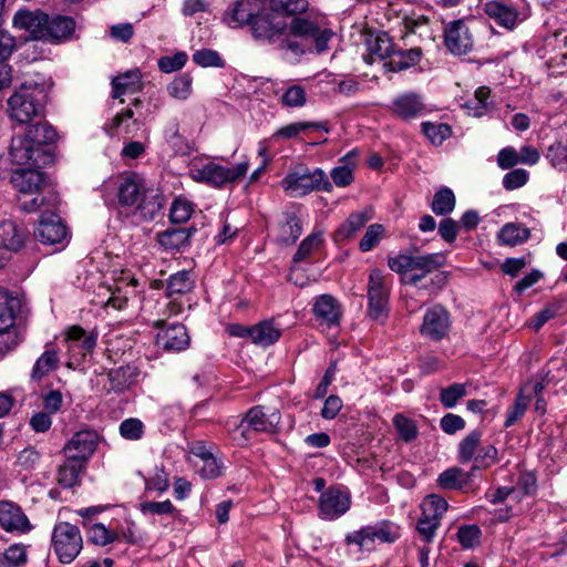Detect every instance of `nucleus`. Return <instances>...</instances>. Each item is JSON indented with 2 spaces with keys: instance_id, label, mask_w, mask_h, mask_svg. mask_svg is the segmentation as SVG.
Instances as JSON below:
<instances>
[{
  "instance_id": "47",
  "label": "nucleus",
  "mask_w": 567,
  "mask_h": 567,
  "mask_svg": "<svg viewBox=\"0 0 567 567\" xmlns=\"http://www.w3.org/2000/svg\"><path fill=\"white\" fill-rule=\"evenodd\" d=\"M421 128L426 138L436 146L442 145L452 135V128L446 123L423 122Z\"/></svg>"
},
{
  "instance_id": "28",
  "label": "nucleus",
  "mask_w": 567,
  "mask_h": 567,
  "mask_svg": "<svg viewBox=\"0 0 567 567\" xmlns=\"http://www.w3.org/2000/svg\"><path fill=\"white\" fill-rule=\"evenodd\" d=\"M45 22L47 13L41 11L19 10L13 17L14 28L29 32L34 40H40Z\"/></svg>"
},
{
  "instance_id": "17",
  "label": "nucleus",
  "mask_w": 567,
  "mask_h": 567,
  "mask_svg": "<svg viewBox=\"0 0 567 567\" xmlns=\"http://www.w3.org/2000/svg\"><path fill=\"white\" fill-rule=\"evenodd\" d=\"M444 43L455 55L468 53L474 45L473 35L463 20H454L444 28Z\"/></svg>"
},
{
  "instance_id": "59",
  "label": "nucleus",
  "mask_w": 567,
  "mask_h": 567,
  "mask_svg": "<svg viewBox=\"0 0 567 567\" xmlns=\"http://www.w3.org/2000/svg\"><path fill=\"white\" fill-rule=\"evenodd\" d=\"M466 395V386L462 383H453L440 392V401L446 409L455 406L457 401Z\"/></svg>"
},
{
  "instance_id": "1",
  "label": "nucleus",
  "mask_w": 567,
  "mask_h": 567,
  "mask_svg": "<svg viewBox=\"0 0 567 567\" xmlns=\"http://www.w3.org/2000/svg\"><path fill=\"white\" fill-rule=\"evenodd\" d=\"M231 28L249 25L252 38L270 45L282 59L299 63L309 53L322 54L330 32L317 20L297 18L286 22L275 19L259 0H236L224 16Z\"/></svg>"
},
{
  "instance_id": "45",
  "label": "nucleus",
  "mask_w": 567,
  "mask_h": 567,
  "mask_svg": "<svg viewBox=\"0 0 567 567\" xmlns=\"http://www.w3.org/2000/svg\"><path fill=\"white\" fill-rule=\"evenodd\" d=\"M529 229L514 223L504 225L498 234V239L503 245L516 246L526 241L529 237Z\"/></svg>"
},
{
  "instance_id": "25",
  "label": "nucleus",
  "mask_w": 567,
  "mask_h": 567,
  "mask_svg": "<svg viewBox=\"0 0 567 567\" xmlns=\"http://www.w3.org/2000/svg\"><path fill=\"white\" fill-rule=\"evenodd\" d=\"M373 218V209L368 207L363 210L351 213L347 219L336 229L333 238L338 244L353 239L357 234Z\"/></svg>"
},
{
  "instance_id": "32",
  "label": "nucleus",
  "mask_w": 567,
  "mask_h": 567,
  "mask_svg": "<svg viewBox=\"0 0 567 567\" xmlns=\"http://www.w3.org/2000/svg\"><path fill=\"white\" fill-rule=\"evenodd\" d=\"M27 238V230L13 220L0 223V247L10 251L19 250Z\"/></svg>"
},
{
  "instance_id": "30",
  "label": "nucleus",
  "mask_w": 567,
  "mask_h": 567,
  "mask_svg": "<svg viewBox=\"0 0 567 567\" xmlns=\"http://www.w3.org/2000/svg\"><path fill=\"white\" fill-rule=\"evenodd\" d=\"M140 373V369L135 364L128 363L111 369L107 372V380L114 392L122 393L137 382Z\"/></svg>"
},
{
  "instance_id": "50",
  "label": "nucleus",
  "mask_w": 567,
  "mask_h": 567,
  "mask_svg": "<svg viewBox=\"0 0 567 567\" xmlns=\"http://www.w3.org/2000/svg\"><path fill=\"white\" fill-rule=\"evenodd\" d=\"M165 142L174 150L175 153L185 154L188 145L184 136L179 133V123L177 118L169 121L164 130Z\"/></svg>"
},
{
  "instance_id": "63",
  "label": "nucleus",
  "mask_w": 567,
  "mask_h": 567,
  "mask_svg": "<svg viewBox=\"0 0 567 567\" xmlns=\"http://www.w3.org/2000/svg\"><path fill=\"white\" fill-rule=\"evenodd\" d=\"M87 538L96 545L105 546L110 543H113L117 538V535L115 532L107 529L103 524L99 523L93 524L89 528Z\"/></svg>"
},
{
  "instance_id": "7",
  "label": "nucleus",
  "mask_w": 567,
  "mask_h": 567,
  "mask_svg": "<svg viewBox=\"0 0 567 567\" xmlns=\"http://www.w3.org/2000/svg\"><path fill=\"white\" fill-rule=\"evenodd\" d=\"M279 422L280 413L278 411L266 415L262 406H252L233 430L234 440L238 444H244L252 437V433L276 432Z\"/></svg>"
},
{
  "instance_id": "55",
  "label": "nucleus",
  "mask_w": 567,
  "mask_h": 567,
  "mask_svg": "<svg viewBox=\"0 0 567 567\" xmlns=\"http://www.w3.org/2000/svg\"><path fill=\"white\" fill-rule=\"evenodd\" d=\"M385 228L382 224H371L359 243V249L368 252L374 249L384 237Z\"/></svg>"
},
{
  "instance_id": "23",
  "label": "nucleus",
  "mask_w": 567,
  "mask_h": 567,
  "mask_svg": "<svg viewBox=\"0 0 567 567\" xmlns=\"http://www.w3.org/2000/svg\"><path fill=\"white\" fill-rule=\"evenodd\" d=\"M390 111L402 121H411L424 113L425 104L420 94L406 92L393 99Z\"/></svg>"
},
{
  "instance_id": "37",
  "label": "nucleus",
  "mask_w": 567,
  "mask_h": 567,
  "mask_svg": "<svg viewBox=\"0 0 567 567\" xmlns=\"http://www.w3.org/2000/svg\"><path fill=\"white\" fill-rule=\"evenodd\" d=\"M141 72L138 70H130L123 74L115 76L112 81L114 99H120L126 94H133L142 89Z\"/></svg>"
},
{
  "instance_id": "6",
  "label": "nucleus",
  "mask_w": 567,
  "mask_h": 567,
  "mask_svg": "<svg viewBox=\"0 0 567 567\" xmlns=\"http://www.w3.org/2000/svg\"><path fill=\"white\" fill-rule=\"evenodd\" d=\"M390 286L383 272L374 268L369 274L367 297H368V317L380 323L384 324L389 317L390 307Z\"/></svg>"
},
{
  "instance_id": "61",
  "label": "nucleus",
  "mask_w": 567,
  "mask_h": 567,
  "mask_svg": "<svg viewBox=\"0 0 567 567\" xmlns=\"http://www.w3.org/2000/svg\"><path fill=\"white\" fill-rule=\"evenodd\" d=\"M393 424L399 433V436L405 441L411 442L417 435V426L415 422L402 414H396L393 419Z\"/></svg>"
},
{
  "instance_id": "20",
  "label": "nucleus",
  "mask_w": 567,
  "mask_h": 567,
  "mask_svg": "<svg viewBox=\"0 0 567 567\" xmlns=\"http://www.w3.org/2000/svg\"><path fill=\"white\" fill-rule=\"evenodd\" d=\"M0 526L9 533L25 534L32 526L22 508L11 501H0Z\"/></svg>"
},
{
  "instance_id": "14",
  "label": "nucleus",
  "mask_w": 567,
  "mask_h": 567,
  "mask_svg": "<svg viewBox=\"0 0 567 567\" xmlns=\"http://www.w3.org/2000/svg\"><path fill=\"white\" fill-rule=\"evenodd\" d=\"M451 324L450 312L443 306L435 305L425 311L420 332L432 341H441L449 334Z\"/></svg>"
},
{
  "instance_id": "3",
  "label": "nucleus",
  "mask_w": 567,
  "mask_h": 567,
  "mask_svg": "<svg viewBox=\"0 0 567 567\" xmlns=\"http://www.w3.org/2000/svg\"><path fill=\"white\" fill-rule=\"evenodd\" d=\"M444 265L441 254L408 255L399 254L388 258L389 268L400 275L404 285L416 286L429 274Z\"/></svg>"
},
{
  "instance_id": "58",
  "label": "nucleus",
  "mask_w": 567,
  "mask_h": 567,
  "mask_svg": "<svg viewBox=\"0 0 567 567\" xmlns=\"http://www.w3.org/2000/svg\"><path fill=\"white\" fill-rule=\"evenodd\" d=\"M193 214V205L185 198H176L171 206L169 218L174 224L186 223Z\"/></svg>"
},
{
  "instance_id": "43",
  "label": "nucleus",
  "mask_w": 567,
  "mask_h": 567,
  "mask_svg": "<svg viewBox=\"0 0 567 567\" xmlns=\"http://www.w3.org/2000/svg\"><path fill=\"white\" fill-rule=\"evenodd\" d=\"M323 245L322 233H311L298 246L292 257L293 264H299L311 258Z\"/></svg>"
},
{
  "instance_id": "4",
  "label": "nucleus",
  "mask_w": 567,
  "mask_h": 567,
  "mask_svg": "<svg viewBox=\"0 0 567 567\" xmlns=\"http://www.w3.org/2000/svg\"><path fill=\"white\" fill-rule=\"evenodd\" d=\"M249 168L247 161L240 162L234 167H226L213 161L206 163L194 162L189 169V176L197 183H204L215 188H221L228 183H235L244 177Z\"/></svg>"
},
{
  "instance_id": "9",
  "label": "nucleus",
  "mask_w": 567,
  "mask_h": 567,
  "mask_svg": "<svg viewBox=\"0 0 567 567\" xmlns=\"http://www.w3.org/2000/svg\"><path fill=\"white\" fill-rule=\"evenodd\" d=\"M9 156L13 164L21 166L42 167L52 162V154L37 146L25 133L12 136Z\"/></svg>"
},
{
  "instance_id": "10",
  "label": "nucleus",
  "mask_w": 567,
  "mask_h": 567,
  "mask_svg": "<svg viewBox=\"0 0 567 567\" xmlns=\"http://www.w3.org/2000/svg\"><path fill=\"white\" fill-rule=\"evenodd\" d=\"M52 547L62 564L72 563L83 547L80 529L70 523H58L52 532Z\"/></svg>"
},
{
  "instance_id": "22",
  "label": "nucleus",
  "mask_w": 567,
  "mask_h": 567,
  "mask_svg": "<svg viewBox=\"0 0 567 567\" xmlns=\"http://www.w3.org/2000/svg\"><path fill=\"white\" fill-rule=\"evenodd\" d=\"M21 302L17 297L9 295L4 289H0V340H7L12 336L19 342L18 333L14 329L17 312L20 310Z\"/></svg>"
},
{
  "instance_id": "35",
  "label": "nucleus",
  "mask_w": 567,
  "mask_h": 567,
  "mask_svg": "<svg viewBox=\"0 0 567 567\" xmlns=\"http://www.w3.org/2000/svg\"><path fill=\"white\" fill-rule=\"evenodd\" d=\"M193 228H168L157 234L158 244L166 250H181L188 246Z\"/></svg>"
},
{
  "instance_id": "51",
  "label": "nucleus",
  "mask_w": 567,
  "mask_h": 567,
  "mask_svg": "<svg viewBox=\"0 0 567 567\" xmlns=\"http://www.w3.org/2000/svg\"><path fill=\"white\" fill-rule=\"evenodd\" d=\"M28 555L23 545L14 544L0 554V567H22L27 564Z\"/></svg>"
},
{
  "instance_id": "38",
  "label": "nucleus",
  "mask_w": 567,
  "mask_h": 567,
  "mask_svg": "<svg viewBox=\"0 0 567 567\" xmlns=\"http://www.w3.org/2000/svg\"><path fill=\"white\" fill-rule=\"evenodd\" d=\"M367 527L371 535L373 545L377 542L392 544L401 536L400 526L390 520H381L374 525H368Z\"/></svg>"
},
{
  "instance_id": "42",
  "label": "nucleus",
  "mask_w": 567,
  "mask_h": 567,
  "mask_svg": "<svg viewBox=\"0 0 567 567\" xmlns=\"http://www.w3.org/2000/svg\"><path fill=\"white\" fill-rule=\"evenodd\" d=\"M422 52L420 49H410L406 51H395L392 53L391 59L385 65L392 72L414 66L421 59Z\"/></svg>"
},
{
  "instance_id": "26",
  "label": "nucleus",
  "mask_w": 567,
  "mask_h": 567,
  "mask_svg": "<svg viewBox=\"0 0 567 567\" xmlns=\"http://www.w3.org/2000/svg\"><path fill=\"white\" fill-rule=\"evenodd\" d=\"M66 226L55 214L43 216L34 231L35 238L45 245L60 244L66 238Z\"/></svg>"
},
{
  "instance_id": "49",
  "label": "nucleus",
  "mask_w": 567,
  "mask_h": 567,
  "mask_svg": "<svg viewBox=\"0 0 567 567\" xmlns=\"http://www.w3.org/2000/svg\"><path fill=\"white\" fill-rule=\"evenodd\" d=\"M431 208L439 216L452 213L455 208V196L452 189L444 187L437 190L433 197Z\"/></svg>"
},
{
  "instance_id": "62",
  "label": "nucleus",
  "mask_w": 567,
  "mask_h": 567,
  "mask_svg": "<svg viewBox=\"0 0 567 567\" xmlns=\"http://www.w3.org/2000/svg\"><path fill=\"white\" fill-rule=\"evenodd\" d=\"M144 424L140 419L130 417L121 422L120 434L123 439L130 441H137L144 434Z\"/></svg>"
},
{
  "instance_id": "27",
  "label": "nucleus",
  "mask_w": 567,
  "mask_h": 567,
  "mask_svg": "<svg viewBox=\"0 0 567 567\" xmlns=\"http://www.w3.org/2000/svg\"><path fill=\"white\" fill-rule=\"evenodd\" d=\"M10 182L20 193V196H29L38 194L42 189L45 184V177L38 169L21 168L12 173Z\"/></svg>"
},
{
  "instance_id": "33",
  "label": "nucleus",
  "mask_w": 567,
  "mask_h": 567,
  "mask_svg": "<svg viewBox=\"0 0 567 567\" xmlns=\"http://www.w3.org/2000/svg\"><path fill=\"white\" fill-rule=\"evenodd\" d=\"M137 285L138 282L135 278H131L130 280L121 278L115 282L114 287L110 288L111 295L106 305L117 310L124 309L127 306L128 300L136 295Z\"/></svg>"
},
{
  "instance_id": "24",
  "label": "nucleus",
  "mask_w": 567,
  "mask_h": 567,
  "mask_svg": "<svg viewBox=\"0 0 567 567\" xmlns=\"http://www.w3.org/2000/svg\"><path fill=\"white\" fill-rule=\"evenodd\" d=\"M75 31V21L68 16L56 14L49 17L47 14V22L40 40L52 43H59L70 40Z\"/></svg>"
},
{
  "instance_id": "52",
  "label": "nucleus",
  "mask_w": 567,
  "mask_h": 567,
  "mask_svg": "<svg viewBox=\"0 0 567 567\" xmlns=\"http://www.w3.org/2000/svg\"><path fill=\"white\" fill-rule=\"evenodd\" d=\"M192 76L188 73H183L167 85V93L175 100H186L192 94Z\"/></svg>"
},
{
  "instance_id": "16",
  "label": "nucleus",
  "mask_w": 567,
  "mask_h": 567,
  "mask_svg": "<svg viewBox=\"0 0 567 567\" xmlns=\"http://www.w3.org/2000/svg\"><path fill=\"white\" fill-rule=\"evenodd\" d=\"M113 187L120 206L136 208L146 189V184L140 175L126 174L117 177Z\"/></svg>"
},
{
  "instance_id": "8",
  "label": "nucleus",
  "mask_w": 567,
  "mask_h": 567,
  "mask_svg": "<svg viewBox=\"0 0 567 567\" xmlns=\"http://www.w3.org/2000/svg\"><path fill=\"white\" fill-rule=\"evenodd\" d=\"M447 507L446 499L435 494L427 495L423 499L422 514L416 523V532L423 542L433 543Z\"/></svg>"
},
{
  "instance_id": "57",
  "label": "nucleus",
  "mask_w": 567,
  "mask_h": 567,
  "mask_svg": "<svg viewBox=\"0 0 567 567\" xmlns=\"http://www.w3.org/2000/svg\"><path fill=\"white\" fill-rule=\"evenodd\" d=\"M546 158L550 162L551 166L559 169H567V141L555 142L548 147Z\"/></svg>"
},
{
  "instance_id": "41",
  "label": "nucleus",
  "mask_w": 567,
  "mask_h": 567,
  "mask_svg": "<svg viewBox=\"0 0 567 567\" xmlns=\"http://www.w3.org/2000/svg\"><path fill=\"white\" fill-rule=\"evenodd\" d=\"M195 280L190 271L181 270L169 276L167 280V296L185 295L194 288Z\"/></svg>"
},
{
  "instance_id": "60",
  "label": "nucleus",
  "mask_w": 567,
  "mask_h": 567,
  "mask_svg": "<svg viewBox=\"0 0 567 567\" xmlns=\"http://www.w3.org/2000/svg\"><path fill=\"white\" fill-rule=\"evenodd\" d=\"M344 540H346L347 545H355L360 550L370 551L374 547L371 535H370L367 526H363L358 530L348 533L346 535Z\"/></svg>"
},
{
  "instance_id": "2",
  "label": "nucleus",
  "mask_w": 567,
  "mask_h": 567,
  "mask_svg": "<svg viewBox=\"0 0 567 567\" xmlns=\"http://www.w3.org/2000/svg\"><path fill=\"white\" fill-rule=\"evenodd\" d=\"M48 94L44 84L30 81L20 84L7 100V116L22 126L45 114Z\"/></svg>"
},
{
  "instance_id": "13",
  "label": "nucleus",
  "mask_w": 567,
  "mask_h": 567,
  "mask_svg": "<svg viewBox=\"0 0 567 567\" xmlns=\"http://www.w3.org/2000/svg\"><path fill=\"white\" fill-rule=\"evenodd\" d=\"M63 342L70 358L80 363L96 347L97 333L87 332L80 326H72L66 329Z\"/></svg>"
},
{
  "instance_id": "21",
  "label": "nucleus",
  "mask_w": 567,
  "mask_h": 567,
  "mask_svg": "<svg viewBox=\"0 0 567 567\" xmlns=\"http://www.w3.org/2000/svg\"><path fill=\"white\" fill-rule=\"evenodd\" d=\"M312 313L320 324L338 327L342 317L341 303L331 295L323 293L315 298Z\"/></svg>"
},
{
  "instance_id": "19",
  "label": "nucleus",
  "mask_w": 567,
  "mask_h": 567,
  "mask_svg": "<svg viewBox=\"0 0 567 567\" xmlns=\"http://www.w3.org/2000/svg\"><path fill=\"white\" fill-rule=\"evenodd\" d=\"M97 434L90 430L76 432L64 445V453L70 461H86L95 451Z\"/></svg>"
},
{
  "instance_id": "40",
  "label": "nucleus",
  "mask_w": 567,
  "mask_h": 567,
  "mask_svg": "<svg viewBox=\"0 0 567 567\" xmlns=\"http://www.w3.org/2000/svg\"><path fill=\"white\" fill-rule=\"evenodd\" d=\"M58 363V351L54 348H48L35 361L31 371V379L40 381L43 377L55 370Z\"/></svg>"
},
{
  "instance_id": "48",
  "label": "nucleus",
  "mask_w": 567,
  "mask_h": 567,
  "mask_svg": "<svg viewBox=\"0 0 567 567\" xmlns=\"http://www.w3.org/2000/svg\"><path fill=\"white\" fill-rule=\"evenodd\" d=\"M482 433L480 431L470 432L458 444V460L461 463L474 461L481 443Z\"/></svg>"
},
{
  "instance_id": "36",
  "label": "nucleus",
  "mask_w": 567,
  "mask_h": 567,
  "mask_svg": "<svg viewBox=\"0 0 567 567\" xmlns=\"http://www.w3.org/2000/svg\"><path fill=\"white\" fill-rule=\"evenodd\" d=\"M281 337V329L272 320H264L252 326L251 342L267 348L276 343Z\"/></svg>"
},
{
  "instance_id": "15",
  "label": "nucleus",
  "mask_w": 567,
  "mask_h": 567,
  "mask_svg": "<svg viewBox=\"0 0 567 567\" xmlns=\"http://www.w3.org/2000/svg\"><path fill=\"white\" fill-rule=\"evenodd\" d=\"M351 497L347 489L329 487L319 497V517L333 520L348 512Z\"/></svg>"
},
{
  "instance_id": "31",
  "label": "nucleus",
  "mask_w": 567,
  "mask_h": 567,
  "mask_svg": "<svg viewBox=\"0 0 567 567\" xmlns=\"http://www.w3.org/2000/svg\"><path fill=\"white\" fill-rule=\"evenodd\" d=\"M365 45L369 52L368 63H373L377 60H384L386 58L391 59L392 53H394V44L385 32L368 34Z\"/></svg>"
},
{
  "instance_id": "29",
  "label": "nucleus",
  "mask_w": 567,
  "mask_h": 567,
  "mask_svg": "<svg viewBox=\"0 0 567 567\" xmlns=\"http://www.w3.org/2000/svg\"><path fill=\"white\" fill-rule=\"evenodd\" d=\"M165 198L158 192V189L148 188L143 193L135 212L143 218L144 220H154L157 218L164 208Z\"/></svg>"
},
{
  "instance_id": "39",
  "label": "nucleus",
  "mask_w": 567,
  "mask_h": 567,
  "mask_svg": "<svg viewBox=\"0 0 567 567\" xmlns=\"http://www.w3.org/2000/svg\"><path fill=\"white\" fill-rule=\"evenodd\" d=\"M24 133L33 141L37 146L43 148L44 145L53 144L58 140L55 128L45 123L29 124Z\"/></svg>"
},
{
  "instance_id": "56",
  "label": "nucleus",
  "mask_w": 567,
  "mask_h": 567,
  "mask_svg": "<svg viewBox=\"0 0 567 567\" xmlns=\"http://www.w3.org/2000/svg\"><path fill=\"white\" fill-rule=\"evenodd\" d=\"M41 453L33 446H28L19 452L16 461V466L21 471L32 472L41 462Z\"/></svg>"
},
{
  "instance_id": "11",
  "label": "nucleus",
  "mask_w": 567,
  "mask_h": 567,
  "mask_svg": "<svg viewBox=\"0 0 567 567\" xmlns=\"http://www.w3.org/2000/svg\"><path fill=\"white\" fill-rule=\"evenodd\" d=\"M309 9L308 0H266V12H269L275 19L280 20L279 17L291 18H310L319 21L329 32L330 35L326 41V48L322 53L329 50V42L334 35L333 31L328 27L324 18L312 14H306Z\"/></svg>"
},
{
  "instance_id": "44",
  "label": "nucleus",
  "mask_w": 567,
  "mask_h": 567,
  "mask_svg": "<svg viewBox=\"0 0 567 567\" xmlns=\"http://www.w3.org/2000/svg\"><path fill=\"white\" fill-rule=\"evenodd\" d=\"M316 131V130H322L324 132H328V128L322 123H316V122H293L290 124H287L280 128H278L275 134L274 138L277 140H291L296 138L299 134L306 132V131Z\"/></svg>"
},
{
  "instance_id": "54",
  "label": "nucleus",
  "mask_w": 567,
  "mask_h": 567,
  "mask_svg": "<svg viewBox=\"0 0 567 567\" xmlns=\"http://www.w3.org/2000/svg\"><path fill=\"white\" fill-rule=\"evenodd\" d=\"M280 103L290 109L302 107L307 103V93L299 84L289 85L280 97Z\"/></svg>"
},
{
  "instance_id": "64",
  "label": "nucleus",
  "mask_w": 567,
  "mask_h": 567,
  "mask_svg": "<svg viewBox=\"0 0 567 567\" xmlns=\"http://www.w3.org/2000/svg\"><path fill=\"white\" fill-rule=\"evenodd\" d=\"M482 532L477 525H464L457 530V539L464 548H473L480 543Z\"/></svg>"
},
{
  "instance_id": "5",
  "label": "nucleus",
  "mask_w": 567,
  "mask_h": 567,
  "mask_svg": "<svg viewBox=\"0 0 567 567\" xmlns=\"http://www.w3.org/2000/svg\"><path fill=\"white\" fill-rule=\"evenodd\" d=\"M282 188L291 196H305L315 190L329 192L332 188L326 173L321 168L310 171L303 165L298 166L281 181Z\"/></svg>"
},
{
  "instance_id": "53",
  "label": "nucleus",
  "mask_w": 567,
  "mask_h": 567,
  "mask_svg": "<svg viewBox=\"0 0 567 567\" xmlns=\"http://www.w3.org/2000/svg\"><path fill=\"white\" fill-rule=\"evenodd\" d=\"M82 465L75 461L68 460L58 470V483L64 488H71L79 483V474Z\"/></svg>"
},
{
  "instance_id": "46",
  "label": "nucleus",
  "mask_w": 567,
  "mask_h": 567,
  "mask_svg": "<svg viewBox=\"0 0 567 567\" xmlns=\"http://www.w3.org/2000/svg\"><path fill=\"white\" fill-rule=\"evenodd\" d=\"M491 90L487 86H480L474 94V97L466 101L464 107L468 114L480 117L485 115L491 110L489 99Z\"/></svg>"
},
{
  "instance_id": "34",
  "label": "nucleus",
  "mask_w": 567,
  "mask_h": 567,
  "mask_svg": "<svg viewBox=\"0 0 567 567\" xmlns=\"http://www.w3.org/2000/svg\"><path fill=\"white\" fill-rule=\"evenodd\" d=\"M301 234L302 223L297 212H285L279 225L278 240L286 246H290L297 241Z\"/></svg>"
},
{
  "instance_id": "18",
  "label": "nucleus",
  "mask_w": 567,
  "mask_h": 567,
  "mask_svg": "<svg viewBox=\"0 0 567 567\" xmlns=\"http://www.w3.org/2000/svg\"><path fill=\"white\" fill-rule=\"evenodd\" d=\"M189 342L190 338L187 329L182 323H163L156 336L157 347L166 351L179 352L186 350Z\"/></svg>"
},
{
  "instance_id": "12",
  "label": "nucleus",
  "mask_w": 567,
  "mask_h": 567,
  "mask_svg": "<svg viewBox=\"0 0 567 567\" xmlns=\"http://www.w3.org/2000/svg\"><path fill=\"white\" fill-rule=\"evenodd\" d=\"M483 12L496 24L513 30L519 18V0H481Z\"/></svg>"
}]
</instances>
